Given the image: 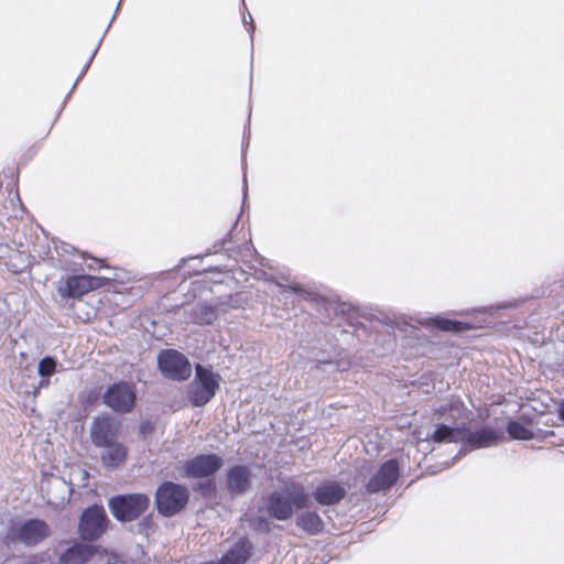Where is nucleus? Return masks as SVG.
Masks as SVG:
<instances>
[{
    "mask_svg": "<svg viewBox=\"0 0 564 564\" xmlns=\"http://www.w3.org/2000/svg\"><path fill=\"white\" fill-rule=\"evenodd\" d=\"M400 476V466L397 459L391 458L386 460L379 467L378 471L370 477L366 485V490L369 494H377L387 491L398 481Z\"/></svg>",
    "mask_w": 564,
    "mask_h": 564,
    "instance_id": "nucleus-8",
    "label": "nucleus"
},
{
    "mask_svg": "<svg viewBox=\"0 0 564 564\" xmlns=\"http://www.w3.org/2000/svg\"><path fill=\"white\" fill-rule=\"evenodd\" d=\"M285 489L290 494V498H285L279 492H272L268 498V511L278 520L290 519L293 516L294 507L303 509L310 506V498L303 485L288 480Z\"/></svg>",
    "mask_w": 564,
    "mask_h": 564,
    "instance_id": "nucleus-1",
    "label": "nucleus"
},
{
    "mask_svg": "<svg viewBox=\"0 0 564 564\" xmlns=\"http://www.w3.org/2000/svg\"><path fill=\"white\" fill-rule=\"evenodd\" d=\"M104 403L119 413L130 412L135 403V391L127 382L110 386L102 395Z\"/></svg>",
    "mask_w": 564,
    "mask_h": 564,
    "instance_id": "nucleus-5",
    "label": "nucleus"
},
{
    "mask_svg": "<svg viewBox=\"0 0 564 564\" xmlns=\"http://www.w3.org/2000/svg\"><path fill=\"white\" fill-rule=\"evenodd\" d=\"M500 438L501 436L499 432L492 427L486 426L475 432H470L466 429V432L462 437V442H465L473 447L480 448L496 445Z\"/></svg>",
    "mask_w": 564,
    "mask_h": 564,
    "instance_id": "nucleus-14",
    "label": "nucleus"
},
{
    "mask_svg": "<svg viewBox=\"0 0 564 564\" xmlns=\"http://www.w3.org/2000/svg\"><path fill=\"white\" fill-rule=\"evenodd\" d=\"M467 411L468 410L462 400H454L435 409L434 415L441 419L447 412H456L458 416L464 417L466 416Z\"/></svg>",
    "mask_w": 564,
    "mask_h": 564,
    "instance_id": "nucleus-23",
    "label": "nucleus"
},
{
    "mask_svg": "<svg viewBox=\"0 0 564 564\" xmlns=\"http://www.w3.org/2000/svg\"><path fill=\"white\" fill-rule=\"evenodd\" d=\"M429 326L448 333H462L470 329V326L460 321H453L444 317H433L429 321Z\"/></svg>",
    "mask_w": 564,
    "mask_h": 564,
    "instance_id": "nucleus-20",
    "label": "nucleus"
},
{
    "mask_svg": "<svg viewBox=\"0 0 564 564\" xmlns=\"http://www.w3.org/2000/svg\"><path fill=\"white\" fill-rule=\"evenodd\" d=\"M50 485L55 488V489H58V488H63L65 489L66 488V484L64 481H62L59 478H54L50 481Z\"/></svg>",
    "mask_w": 564,
    "mask_h": 564,
    "instance_id": "nucleus-28",
    "label": "nucleus"
},
{
    "mask_svg": "<svg viewBox=\"0 0 564 564\" xmlns=\"http://www.w3.org/2000/svg\"><path fill=\"white\" fill-rule=\"evenodd\" d=\"M107 521L108 519L102 507H89L84 511L80 518V536L84 540H95L99 538L106 531Z\"/></svg>",
    "mask_w": 564,
    "mask_h": 564,
    "instance_id": "nucleus-7",
    "label": "nucleus"
},
{
    "mask_svg": "<svg viewBox=\"0 0 564 564\" xmlns=\"http://www.w3.org/2000/svg\"><path fill=\"white\" fill-rule=\"evenodd\" d=\"M346 496V489L337 481H324L313 492V497L321 506H334Z\"/></svg>",
    "mask_w": 564,
    "mask_h": 564,
    "instance_id": "nucleus-11",
    "label": "nucleus"
},
{
    "mask_svg": "<svg viewBox=\"0 0 564 564\" xmlns=\"http://www.w3.org/2000/svg\"><path fill=\"white\" fill-rule=\"evenodd\" d=\"M155 503L158 511L165 517L176 513V485L164 481L156 490Z\"/></svg>",
    "mask_w": 564,
    "mask_h": 564,
    "instance_id": "nucleus-13",
    "label": "nucleus"
},
{
    "mask_svg": "<svg viewBox=\"0 0 564 564\" xmlns=\"http://www.w3.org/2000/svg\"><path fill=\"white\" fill-rule=\"evenodd\" d=\"M224 460L216 454H200L187 460L184 466L185 474L195 478L209 477L217 473Z\"/></svg>",
    "mask_w": 564,
    "mask_h": 564,
    "instance_id": "nucleus-9",
    "label": "nucleus"
},
{
    "mask_svg": "<svg viewBox=\"0 0 564 564\" xmlns=\"http://www.w3.org/2000/svg\"><path fill=\"white\" fill-rule=\"evenodd\" d=\"M95 546L90 544L76 543L61 552L59 563L85 564L95 554Z\"/></svg>",
    "mask_w": 564,
    "mask_h": 564,
    "instance_id": "nucleus-15",
    "label": "nucleus"
},
{
    "mask_svg": "<svg viewBox=\"0 0 564 564\" xmlns=\"http://www.w3.org/2000/svg\"><path fill=\"white\" fill-rule=\"evenodd\" d=\"M466 427H452L445 424H438L435 431L429 437L433 443H457L462 441Z\"/></svg>",
    "mask_w": 564,
    "mask_h": 564,
    "instance_id": "nucleus-17",
    "label": "nucleus"
},
{
    "mask_svg": "<svg viewBox=\"0 0 564 564\" xmlns=\"http://www.w3.org/2000/svg\"><path fill=\"white\" fill-rule=\"evenodd\" d=\"M296 524L299 528L311 535H316L324 529V522L322 518L313 511H306L300 514L296 519Z\"/></svg>",
    "mask_w": 564,
    "mask_h": 564,
    "instance_id": "nucleus-19",
    "label": "nucleus"
},
{
    "mask_svg": "<svg viewBox=\"0 0 564 564\" xmlns=\"http://www.w3.org/2000/svg\"><path fill=\"white\" fill-rule=\"evenodd\" d=\"M51 534L50 525L40 519H29L23 522H14L4 534V541L10 543H22L26 546H34L44 541Z\"/></svg>",
    "mask_w": 564,
    "mask_h": 564,
    "instance_id": "nucleus-3",
    "label": "nucleus"
},
{
    "mask_svg": "<svg viewBox=\"0 0 564 564\" xmlns=\"http://www.w3.org/2000/svg\"><path fill=\"white\" fill-rule=\"evenodd\" d=\"M188 491L184 486L178 485V511L187 503Z\"/></svg>",
    "mask_w": 564,
    "mask_h": 564,
    "instance_id": "nucleus-26",
    "label": "nucleus"
},
{
    "mask_svg": "<svg viewBox=\"0 0 564 564\" xmlns=\"http://www.w3.org/2000/svg\"><path fill=\"white\" fill-rule=\"evenodd\" d=\"M101 447L104 448L101 453V462L104 466L108 468H118L124 464L128 456V449L122 443L115 441L110 444L102 445Z\"/></svg>",
    "mask_w": 564,
    "mask_h": 564,
    "instance_id": "nucleus-16",
    "label": "nucleus"
},
{
    "mask_svg": "<svg viewBox=\"0 0 564 564\" xmlns=\"http://www.w3.org/2000/svg\"><path fill=\"white\" fill-rule=\"evenodd\" d=\"M56 361L51 357H45L39 362V375L41 377H48L54 373Z\"/></svg>",
    "mask_w": 564,
    "mask_h": 564,
    "instance_id": "nucleus-24",
    "label": "nucleus"
},
{
    "mask_svg": "<svg viewBox=\"0 0 564 564\" xmlns=\"http://www.w3.org/2000/svg\"><path fill=\"white\" fill-rule=\"evenodd\" d=\"M220 377L200 364L195 366V377L186 391V398L194 406H204L219 389Z\"/></svg>",
    "mask_w": 564,
    "mask_h": 564,
    "instance_id": "nucleus-2",
    "label": "nucleus"
},
{
    "mask_svg": "<svg viewBox=\"0 0 564 564\" xmlns=\"http://www.w3.org/2000/svg\"><path fill=\"white\" fill-rule=\"evenodd\" d=\"M150 506V499L144 494L120 495L109 499L112 516L122 522L138 519Z\"/></svg>",
    "mask_w": 564,
    "mask_h": 564,
    "instance_id": "nucleus-4",
    "label": "nucleus"
},
{
    "mask_svg": "<svg viewBox=\"0 0 564 564\" xmlns=\"http://www.w3.org/2000/svg\"><path fill=\"white\" fill-rule=\"evenodd\" d=\"M200 490L204 496H210L215 491V482L208 479L206 484L200 485Z\"/></svg>",
    "mask_w": 564,
    "mask_h": 564,
    "instance_id": "nucleus-27",
    "label": "nucleus"
},
{
    "mask_svg": "<svg viewBox=\"0 0 564 564\" xmlns=\"http://www.w3.org/2000/svg\"><path fill=\"white\" fill-rule=\"evenodd\" d=\"M120 430L121 424L117 419L108 414L96 416L91 422L89 431L91 442L97 447L110 444L117 441Z\"/></svg>",
    "mask_w": 564,
    "mask_h": 564,
    "instance_id": "nucleus-6",
    "label": "nucleus"
},
{
    "mask_svg": "<svg viewBox=\"0 0 564 564\" xmlns=\"http://www.w3.org/2000/svg\"><path fill=\"white\" fill-rule=\"evenodd\" d=\"M217 317V308L210 305H200L193 313V319L198 325H212Z\"/></svg>",
    "mask_w": 564,
    "mask_h": 564,
    "instance_id": "nucleus-21",
    "label": "nucleus"
},
{
    "mask_svg": "<svg viewBox=\"0 0 564 564\" xmlns=\"http://www.w3.org/2000/svg\"><path fill=\"white\" fill-rule=\"evenodd\" d=\"M251 485V471L245 465H235L227 471V487L231 495H243Z\"/></svg>",
    "mask_w": 564,
    "mask_h": 564,
    "instance_id": "nucleus-12",
    "label": "nucleus"
},
{
    "mask_svg": "<svg viewBox=\"0 0 564 564\" xmlns=\"http://www.w3.org/2000/svg\"><path fill=\"white\" fill-rule=\"evenodd\" d=\"M507 432L511 438L520 441H529L534 436L530 429L525 427L518 421H509L507 424Z\"/></svg>",
    "mask_w": 564,
    "mask_h": 564,
    "instance_id": "nucleus-22",
    "label": "nucleus"
},
{
    "mask_svg": "<svg viewBox=\"0 0 564 564\" xmlns=\"http://www.w3.org/2000/svg\"><path fill=\"white\" fill-rule=\"evenodd\" d=\"M64 500H65V499H64V498H62V500H61V501H54L51 497H48L47 502H48V503H51V505H56V506H57V505H59V503H63V502H64Z\"/></svg>",
    "mask_w": 564,
    "mask_h": 564,
    "instance_id": "nucleus-29",
    "label": "nucleus"
},
{
    "mask_svg": "<svg viewBox=\"0 0 564 564\" xmlns=\"http://www.w3.org/2000/svg\"><path fill=\"white\" fill-rule=\"evenodd\" d=\"M192 373V366L188 359L181 352H178V380H185L189 378Z\"/></svg>",
    "mask_w": 564,
    "mask_h": 564,
    "instance_id": "nucleus-25",
    "label": "nucleus"
},
{
    "mask_svg": "<svg viewBox=\"0 0 564 564\" xmlns=\"http://www.w3.org/2000/svg\"><path fill=\"white\" fill-rule=\"evenodd\" d=\"M158 367L161 373L171 380L176 379V350L164 349L158 354Z\"/></svg>",
    "mask_w": 564,
    "mask_h": 564,
    "instance_id": "nucleus-18",
    "label": "nucleus"
},
{
    "mask_svg": "<svg viewBox=\"0 0 564 564\" xmlns=\"http://www.w3.org/2000/svg\"><path fill=\"white\" fill-rule=\"evenodd\" d=\"M101 285L100 278L86 274L74 275L66 280L65 285L61 286L58 292L63 297H78Z\"/></svg>",
    "mask_w": 564,
    "mask_h": 564,
    "instance_id": "nucleus-10",
    "label": "nucleus"
}]
</instances>
